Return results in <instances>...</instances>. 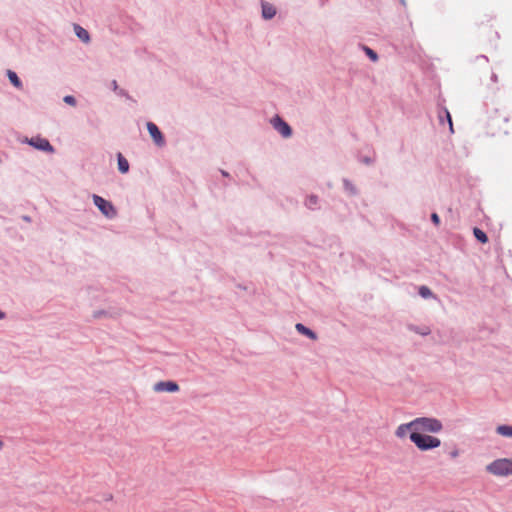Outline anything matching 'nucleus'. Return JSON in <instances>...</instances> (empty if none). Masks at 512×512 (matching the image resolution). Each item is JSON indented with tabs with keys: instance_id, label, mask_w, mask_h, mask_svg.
Masks as SVG:
<instances>
[{
	"instance_id": "412c9836",
	"label": "nucleus",
	"mask_w": 512,
	"mask_h": 512,
	"mask_svg": "<svg viewBox=\"0 0 512 512\" xmlns=\"http://www.w3.org/2000/svg\"><path fill=\"white\" fill-rule=\"evenodd\" d=\"M363 51L365 52L366 56L372 61L376 62L379 59V56L376 51H374L372 48L368 46H363Z\"/></svg>"
},
{
	"instance_id": "f257e3e1",
	"label": "nucleus",
	"mask_w": 512,
	"mask_h": 512,
	"mask_svg": "<svg viewBox=\"0 0 512 512\" xmlns=\"http://www.w3.org/2000/svg\"><path fill=\"white\" fill-rule=\"evenodd\" d=\"M409 439L420 451H430L441 445L439 438L415 431L409 434Z\"/></svg>"
},
{
	"instance_id": "a211bd4d",
	"label": "nucleus",
	"mask_w": 512,
	"mask_h": 512,
	"mask_svg": "<svg viewBox=\"0 0 512 512\" xmlns=\"http://www.w3.org/2000/svg\"><path fill=\"white\" fill-rule=\"evenodd\" d=\"M408 329L410 331H412L416 334L422 335V336H427L431 333V330L427 326L420 327V326H417L414 324H409Z\"/></svg>"
},
{
	"instance_id": "7ed1b4c3",
	"label": "nucleus",
	"mask_w": 512,
	"mask_h": 512,
	"mask_svg": "<svg viewBox=\"0 0 512 512\" xmlns=\"http://www.w3.org/2000/svg\"><path fill=\"white\" fill-rule=\"evenodd\" d=\"M94 205L99 209V211L108 219H113L117 216V210L112 204V202L104 199L103 197L93 194L92 195Z\"/></svg>"
},
{
	"instance_id": "423d86ee",
	"label": "nucleus",
	"mask_w": 512,
	"mask_h": 512,
	"mask_svg": "<svg viewBox=\"0 0 512 512\" xmlns=\"http://www.w3.org/2000/svg\"><path fill=\"white\" fill-rule=\"evenodd\" d=\"M28 144L39 151H43V152H47V153H53L55 151L54 147L49 142V140H47L46 138H43L41 136L31 137L28 140Z\"/></svg>"
},
{
	"instance_id": "393cba45",
	"label": "nucleus",
	"mask_w": 512,
	"mask_h": 512,
	"mask_svg": "<svg viewBox=\"0 0 512 512\" xmlns=\"http://www.w3.org/2000/svg\"><path fill=\"white\" fill-rule=\"evenodd\" d=\"M430 219L435 226H439L441 223L440 217L436 212L431 213Z\"/></svg>"
},
{
	"instance_id": "4be33fe9",
	"label": "nucleus",
	"mask_w": 512,
	"mask_h": 512,
	"mask_svg": "<svg viewBox=\"0 0 512 512\" xmlns=\"http://www.w3.org/2000/svg\"><path fill=\"white\" fill-rule=\"evenodd\" d=\"M418 293L424 299H428V298H431L434 296L432 290L428 286H425V285L420 286Z\"/></svg>"
},
{
	"instance_id": "2eb2a0df",
	"label": "nucleus",
	"mask_w": 512,
	"mask_h": 512,
	"mask_svg": "<svg viewBox=\"0 0 512 512\" xmlns=\"http://www.w3.org/2000/svg\"><path fill=\"white\" fill-rule=\"evenodd\" d=\"M74 32L76 36L84 43L90 42V34L89 32L78 24H74Z\"/></svg>"
},
{
	"instance_id": "2f4dec72",
	"label": "nucleus",
	"mask_w": 512,
	"mask_h": 512,
	"mask_svg": "<svg viewBox=\"0 0 512 512\" xmlns=\"http://www.w3.org/2000/svg\"><path fill=\"white\" fill-rule=\"evenodd\" d=\"M491 80L496 82L497 81V75L495 73L492 74Z\"/></svg>"
},
{
	"instance_id": "c756f323",
	"label": "nucleus",
	"mask_w": 512,
	"mask_h": 512,
	"mask_svg": "<svg viewBox=\"0 0 512 512\" xmlns=\"http://www.w3.org/2000/svg\"><path fill=\"white\" fill-rule=\"evenodd\" d=\"M104 314H105V311H96V312H94V317L98 318V317H100L101 315H104Z\"/></svg>"
},
{
	"instance_id": "7c9ffc66",
	"label": "nucleus",
	"mask_w": 512,
	"mask_h": 512,
	"mask_svg": "<svg viewBox=\"0 0 512 512\" xmlns=\"http://www.w3.org/2000/svg\"><path fill=\"white\" fill-rule=\"evenodd\" d=\"M6 317V313L3 312L1 309H0V320L4 319Z\"/></svg>"
},
{
	"instance_id": "0eeeda50",
	"label": "nucleus",
	"mask_w": 512,
	"mask_h": 512,
	"mask_svg": "<svg viewBox=\"0 0 512 512\" xmlns=\"http://www.w3.org/2000/svg\"><path fill=\"white\" fill-rule=\"evenodd\" d=\"M146 127L154 143L159 147L164 146L165 138L159 127L153 122H147Z\"/></svg>"
},
{
	"instance_id": "72a5a7b5",
	"label": "nucleus",
	"mask_w": 512,
	"mask_h": 512,
	"mask_svg": "<svg viewBox=\"0 0 512 512\" xmlns=\"http://www.w3.org/2000/svg\"><path fill=\"white\" fill-rule=\"evenodd\" d=\"M105 499H106V500H111V499H112V495H111V494H109Z\"/></svg>"
},
{
	"instance_id": "f704fd0d",
	"label": "nucleus",
	"mask_w": 512,
	"mask_h": 512,
	"mask_svg": "<svg viewBox=\"0 0 512 512\" xmlns=\"http://www.w3.org/2000/svg\"><path fill=\"white\" fill-rule=\"evenodd\" d=\"M3 447V442L0 440V449Z\"/></svg>"
},
{
	"instance_id": "1a4fd4ad",
	"label": "nucleus",
	"mask_w": 512,
	"mask_h": 512,
	"mask_svg": "<svg viewBox=\"0 0 512 512\" xmlns=\"http://www.w3.org/2000/svg\"><path fill=\"white\" fill-rule=\"evenodd\" d=\"M276 8L264 0L261 1V14L263 19L270 20L276 15Z\"/></svg>"
},
{
	"instance_id": "c85d7f7f",
	"label": "nucleus",
	"mask_w": 512,
	"mask_h": 512,
	"mask_svg": "<svg viewBox=\"0 0 512 512\" xmlns=\"http://www.w3.org/2000/svg\"><path fill=\"white\" fill-rule=\"evenodd\" d=\"M21 218H22V220H23V221H25V222H31V221H32L31 217H30V216H28V215H23Z\"/></svg>"
},
{
	"instance_id": "6ab92c4d",
	"label": "nucleus",
	"mask_w": 512,
	"mask_h": 512,
	"mask_svg": "<svg viewBox=\"0 0 512 512\" xmlns=\"http://www.w3.org/2000/svg\"><path fill=\"white\" fill-rule=\"evenodd\" d=\"M473 235L475 239L480 242L481 244H485L488 242V236L487 234L480 228L474 227L473 228Z\"/></svg>"
},
{
	"instance_id": "6e6552de",
	"label": "nucleus",
	"mask_w": 512,
	"mask_h": 512,
	"mask_svg": "<svg viewBox=\"0 0 512 512\" xmlns=\"http://www.w3.org/2000/svg\"><path fill=\"white\" fill-rule=\"evenodd\" d=\"M155 392H169L175 393L178 392L180 387L177 382L168 380V381H159L153 387Z\"/></svg>"
},
{
	"instance_id": "20e7f679",
	"label": "nucleus",
	"mask_w": 512,
	"mask_h": 512,
	"mask_svg": "<svg viewBox=\"0 0 512 512\" xmlns=\"http://www.w3.org/2000/svg\"><path fill=\"white\" fill-rule=\"evenodd\" d=\"M510 467L509 458H500L488 464L486 470L496 476H508L510 475Z\"/></svg>"
},
{
	"instance_id": "5701e85b",
	"label": "nucleus",
	"mask_w": 512,
	"mask_h": 512,
	"mask_svg": "<svg viewBox=\"0 0 512 512\" xmlns=\"http://www.w3.org/2000/svg\"><path fill=\"white\" fill-rule=\"evenodd\" d=\"M111 86H112V89L119 95V96H122V97H127L129 98V94L126 90L124 89H121L119 88L118 84H117V81L116 80H113L111 82Z\"/></svg>"
},
{
	"instance_id": "dca6fc26",
	"label": "nucleus",
	"mask_w": 512,
	"mask_h": 512,
	"mask_svg": "<svg viewBox=\"0 0 512 512\" xmlns=\"http://www.w3.org/2000/svg\"><path fill=\"white\" fill-rule=\"evenodd\" d=\"M343 188L350 196L358 195L359 191L357 187L347 178H343Z\"/></svg>"
},
{
	"instance_id": "39448f33",
	"label": "nucleus",
	"mask_w": 512,
	"mask_h": 512,
	"mask_svg": "<svg viewBox=\"0 0 512 512\" xmlns=\"http://www.w3.org/2000/svg\"><path fill=\"white\" fill-rule=\"evenodd\" d=\"M271 123L273 128L284 138H289L293 134L291 126L279 115H275Z\"/></svg>"
},
{
	"instance_id": "b1692460",
	"label": "nucleus",
	"mask_w": 512,
	"mask_h": 512,
	"mask_svg": "<svg viewBox=\"0 0 512 512\" xmlns=\"http://www.w3.org/2000/svg\"><path fill=\"white\" fill-rule=\"evenodd\" d=\"M63 101L70 106H75L77 104V100L73 95L64 96Z\"/></svg>"
},
{
	"instance_id": "cd10ccee",
	"label": "nucleus",
	"mask_w": 512,
	"mask_h": 512,
	"mask_svg": "<svg viewBox=\"0 0 512 512\" xmlns=\"http://www.w3.org/2000/svg\"><path fill=\"white\" fill-rule=\"evenodd\" d=\"M220 173L223 177H230V174L226 170L220 169Z\"/></svg>"
},
{
	"instance_id": "4468645a",
	"label": "nucleus",
	"mask_w": 512,
	"mask_h": 512,
	"mask_svg": "<svg viewBox=\"0 0 512 512\" xmlns=\"http://www.w3.org/2000/svg\"><path fill=\"white\" fill-rule=\"evenodd\" d=\"M117 164H118V171L121 174H126L129 172L130 165L128 160L123 156L122 153H117Z\"/></svg>"
},
{
	"instance_id": "c9c22d12",
	"label": "nucleus",
	"mask_w": 512,
	"mask_h": 512,
	"mask_svg": "<svg viewBox=\"0 0 512 512\" xmlns=\"http://www.w3.org/2000/svg\"><path fill=\"white\" fill-rule=\"evenodd\" d=\"M400 3H402L404 5L405 4V0H400Z\"/></svg>"
},
{
	"instance_id": "9b49d317",
	"label": "nucleus",
	"mask_w": 512,
	"mask_h": 512,
	"mask_svg": "<svg viewBox=\"0 0 512 512\" xmlns=\"http://www.w3.org/2000/svg\"><path fill=\"white\" fill-rule=\"evenodd\" d=\"M304 206L311 211L319 210L320 198L315 194H310L306 197Z\"/></svg>"
},
{
	"instance_id": "a878e982",
	"label": "nucleus",
	"mask_w": 512,
	"mask_h": 512,
	"mask_svg": "<svg viewBox=\"0 0 512 512\" xmlns=\"http://www.w3.org/2000/svg\"><path fill=\"white\" fill-rule=\"evenodd\" d=\"M362 162L367 164V165H370V164H372L374 162V160L372 158H370V157H364L362 159Z\"/></svg>"
},
{
	"instance_id": "ddd939ff",
	"label": "nucleus",
	"mask_w": 512,
	"mask_h": 512,
	"mask_svg": "<svg viewBox=\"0 0 512 512\" xmlns=\"http://www.w3.org/2000/svg\"><path fill=\"white\" fill-rule=\"evenodd\" d=\"M410 431V433L412 431H414V423H413V420L408 422V423H403V424H400L396 431H395V435L398 437V438H404L407 434V432Z\"/></svg>"
},
{
	"instance_id": "9d476101",
	"label": "nucleus",
	"mask_w": 512,
	"mask_h": 512,
	"mask_svg": "<svg viewBox=\"0 0 512 512\" xmlns=\"http://www.w3.org/2000/svg\"><path fill=\"white\" fill-rule=\"evenodd\" d=\"M438 118H439L440 124L443 125L445 122H447L448 125H449L450 132L451 133L454 132L452 117H451V114H450V112L448 111V109L446 107H441L439 109Z\"/></svg>"
},
{
	"instance_id": "bb28decb",
	"label": "nucleus",
	"mask_w": 512,
	"mask_h": 512,
	"mask_svg": "<svg viewBox=\"0 0 512 512\" xmlns=\"http://www.w3.org/2000/svg\"><path fill=\"white\" fill-rule=\"evenodd\" d=\"M458 455H459V451L457 449H454L453 451L450 452L451 458H456V457H458Z\"/></svg>"
},
{
	"instance_id": "aec40b11",
	"label": "nucleus",
	"mask_w": 512,
	"mask_h": 512,
	"mask_svg": "<svg viewBox=\"0 0 512 512\" xmlns=\"http://www.w3.org/2000/svg\"><path fill=\"white\" fill-rule=\"evenodd\" d=\"M496 432H497V434H499L503 437L512 438V426L511 425H505V424L499 425L496 428Z\"/></svg>"
},
{
	"instance_id": "f03ea898",
	"label": "nucleus",
	"mask_w": 512,
	"mask_h": 512,
	"mask_svg": "<svg viewBox=\"0 0 512 512\" xmlns=\"http://www.w3.org/2000/svg\"><path fill=\"white\" fill-rule=\"evenodd\" d=\"M413 423L414 431L418 433H438L443 429L442 422L434 417H417Z\"/></svg>"
},
{
	"instance_id": "f3484780",
	"label": "nucleus",
	"mask_w": 512,
	"mask_h": 512,
	"mask_svg": "<svg viewBox=\"0 0 512 512\" xmlns=\"http://www.w3.org/2000/svg\"><path fill=\"white\" fill-rule=\"evenodd\" d=\"M7 77L10 81V83L18 88V89H21L23 87V83L21 81V79L19 78V76L17 75L16 72L12 71V70H8L7 71Z\"/></svg>"
},
{
	"instance_id": "f8f14e48",
	"label": "nucleus",
	"mask_w": 512,
	"mask_h": 512,
	"mask_svg": "<svg viewBox=\"0 0 512 512\" xmlns=\"http://www.w3.org/2000/svg\"><path fill=\"white\" fill-rule=\"evenodd\" d=\"M295 329L299 334L304 335L311 340H317L318 338L315 331H313L312 329H310L309 327L305 326L302 323H297L295 325Z\"/></svg>"
},
{
	"instance_id": "473e14b6",
	"label": "nucleus",
	"mask_w": 512,
	"mask_h": 512,
	"mask_svg": "<svg viewBox=\"0 0 512 512\" xmlns=\"http://www.w3.org/2000/svg\"><path fill=\"white\" fill-rule=\"evenodd\" d=\"M510 465H511V467H510V475H512V459H510Z\"/></svg>"
}]
</instances>
